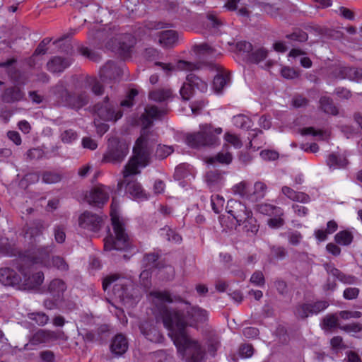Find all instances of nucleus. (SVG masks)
I'll list each match as a JSON object with an SVG mask.
<instances>
[{
	"mask_svg": "<svg viewBox=\"0 0 362 362\" xmlns=\"http://www.w3.org/2000/svg\"><path fill=\"white\" fill-rule=\"evenodd\" d=\"M120 73L121 69L117 64L112 60H109L100 69V78L103 83H105L107 80H115L119 76Z\"/></svg>",
	"mask_w": 362,
	"mask_h": 362,
	"instance_id": "obj_22",
	"label": "nucleus"
},
{
	"mask_svg": "<svg viewBox=\"0 0 362 362\" xmlns=\"http://www.w3.org/2000/svg\"><path fill=\"white\" fill-rule=\"evenodd\" d=\"M22 281L21 274L9 267L0 268V282L6 286H14Z\"/></svg>",
	"mask_w": 362,
	"mask_h": 362,
	"instance_id": "obj_20",
	"label": "nucleus"
},
{
	"mask_svg": "<svg viewBox=\"0 0 362 362\" xmlns=\"http://www.w3.org/2000/svg\"><path fill=\"white\" fill-rule=\"evenodd\" d=\"M123 185H125L127 192L133 198L141 200H146L148 199V195L143 189L141 185L136 180H128V181L123 183Z\"/></svg>",
	"mask_w": 362,
	"mask_h": 362,
	"instance_id": "obj_25",
	"label": "nucleus"
},
{
	"mask_svg": "<svg viewBox=\"0 0 362 362\" xmlns=\"http://www.w3.org/2000/svg\"><path fill=\"white\" fill-rule=\"evenodd\" d=\"M66 290V283L60 279H54L48 286V291L53 298L62 299L64 293Z\"/></svg>",
	"mask_w": 362,
	"mask_h": 362,
	"instance_id": "obj_33",
	"label": "nucleus"
},
{
	"mask_svg": "<svg viewBox=\"0 0 362 362\" xmlns=\"http://www.w3.org/2000/svg\"><path fill=\"white\" fill-rule=\"evenodd\" d=\"M52 262L53 266L61 271H67L69 269V265L63 257L59 256L53 257Z\"/></svg>",
	"mask_w": 362,
	"mask_h": 362,
	"instance_id": "obj_64",
	"label": "nucleus"
},
{
	"mask_svg": "<svg viewBox=\"0 0 362 362\" xmlns=\"http://www.w3.org/2000/svg\"><path fill=\"white\" fill-rule=\"evenodd\" d=\"M221 346L220 339L218 335L213 334L207 339V349L209 354L214 356Z\"/></svg>",
	"mask_w": 362,
	"mask_h": 362,
	"instance_id": "obj_47",
	"label": "nucleus"
},
{
	"mask_svg": "<svg viewBox=\"0 0 362 362\" xmlns=\"http://www.w3.org/2000/svg\"><path fill=\"white\" fill-rule=\"evenodd\" d=\"M159 254L151 252L146 254L143 258V264L149 268H153L157 266V262L159 259Z\"/></svg>",
	"mask_w": 362,
	"mask_h": 362,
	"instance_id": "obj_54",
	"label": "nucleus"
},
{
	"mask_svg": "<svg viewBox=\"0 0 362 362\" xmlns=\"http://www.w3.org/2000/svg\"><path fill=\"white\" fill-rule=\"evenodd\" d=\"M160 312L163 325L182 359L186 362H202L205 349L198 340L189 336L187 327H194L198 323L207 321L208 311L194 305L187 308L186 313L165 306H161Z\"/></svg>",
	"mask_w": 362,
	"mask_h": 362,
	"instance_id": "obj_1",
	"label": "nucleus"
},
{
	"mask_svg": "<svg viewBox=\"0 0 362 362\" xmlns=\"http://www.w3.org/2000/svg\"><path fill=\"white\" fill-rule=\"evenodd\" d=\"M205 180L211 191L219 190L223 185V175L218 170H210L206 173Z\"/></svg>",
	"mask_w": 362,
	"mask_h": 362,
	"instance_id": "obj_29",
	"label": "nucleus"
},
{
	"mask_svg": "<svg viewBox=\"0 0 362 362\" xmlns=\"http://www.w3.org/2000/svg\"><path fill=\"white\" fill-rule=\"evenodd\" d=\"M174 149L172 146L158 144L156 149L155 157L159 160H163L170 156Z\"/></svg>",
	"mask_w": 362,
	"mask_h": 362,
	"instance_id": "obj_48",
	"label": "nucleus"
},
{
	"mask_svg": "<svg viewBox=\"0 0 362 362\" xmlns=\"http://www.w3.org/2000/svg\"><path fill=\"white\" fill-rule=\"evenodd\" d=\"M52 93L54 103L59 106H67L78 109L88 103V98L85 93L75 94L68 90L66 83L60 80L52 87Z\"/></svg>",
	"mask_w": 362,
	"mask_h": 362,
	"instance_id": "obj_7",
	"label": "nucleus"
},
{
	"mask_svg": "<svg viewBox=\"0 0 362 362\" xmlns=\"http://www.w3.org/2000/svg\"><path fill=\"white\" fill-rule=\"evenodd\" d=\"M150 296H151L153 299V303L156 304L158 311H160V308L161 306H165L163 303H173V296L168 291H153L149 293ZM160 314V312H159Z\"/></svg>",
	"mask_w": 362,
	"mask_h": 362,
	"instance_id": "obj_31",
	"label": "nucleus"
},
{
	"mask_svg": "<svg viewBox=\"0 0 362 362\" xmlns=\"http://www.w3.org/2000/svg\"><path fill=\"white\" fill-rule=\"evenodd\" d=\"M88 40L95 46L102 45L105 41V47L117 51L123 58L131 57L136 39L130 33H121L120 28L116 25L100 29L94 25L88 33Z\"/></svg>",
	"mask_w": 362,
	"mask_h": 362,
	"instance_id": "obj_2",
	"label": "nucleus"
},
{
	"mask_svg": "<svg viewBox=\"0 0 362 362\" xmlns=\"http://www.w3.org/2000/svg\"><path fill=\"white\" fill-rule=\"evenodd\" d=\"M110 217L115 236L109 234L104 239V250L105 251L125 250L130 245L129 238L126 233L124 223L119 219V213L114 204V199L111 204Z\"/></svg>",
	"mask_w": 362,
	"mask_h": 362,
	"instance_id": "obj_5",
	"label": "nucleus"
},
{
	"mask_svg": "<svg viewBox=\"0 0 362 362\" xmlns=\"http://www.w3.org/2000/svg\"><path fill=\"white\" fill-rule=\"evenodd\" d=\"M359 293V288L356 287H349L344 291L343 297L346 300H354L358 298Z\"/></svg>",
	"mask_w": 362,
	"mask_h": 362,
	"instance_id": "obj_63",
	"label": "nucleus"
},
{
	"mask_svg": "<svg viewBox=\"0 0 362 362\" xmlns=\"http://www.w3.org/2000/svg\"><path fill=\"white\" fill-rule=\"evenodd\" d=\"M202 67L201 63H193L185 60H180L176 64V68L182 71H197L199 70Z\"/></svg>",
	"mask_w": 362,
	"mask_h": 362,
	"instance_id": "obj_49",
	"label": "nucleus"
},
{
	"mask_svg": "<svg viewBox=\"0 0 362 362\" xmlns=\"http://www.w3.org/2000/svg\"><path fill=\"white\" fill-rule=\"evenodd\" d=\"M226 211L230 216L236 221L238 226L244 225L247 231L255 233L258 230L257 221L245 204L235 199H230L227 202Z\"/></svg>",
	"mask_w": 362,
	"mask_h": 362,
	"instance_id": "obj_8",
	"label": "nucleus"
},
{
	"mask_svg": "<svg viewBox=\"0 0 362 362\" xmlns=\"http://www.w3.org/2000/svg\"><path fill=\"white\" fill-rule=\"evenodd\" d=\"M168 112L167 106L159 109L156 105H147L144 112L141 115V121L144 129H148L153 125V119H158Z\"/></svg>",
	"mask_w": 362,
	"mask_h": 362,
	"instance_id": "obj_15",
	"label": "nucleus"
},
{
	"mask_svg": "<svg viewBox=\"0 0 362 362\" xmlns=\"http://www.w3.org/2000/svg\"><path fill=\"white\" fill-rule=\"evenodd\" d=\"M173 98L170 88H158L151 90L148 93L149 100L156 103L167 102Z\"/></svg>",
	"mask_w": 362,
	"mask_h": 362,
	"instance_id": "obj_32",
	"label": "nucleus"
},
{
	"mask_svg": "<svg viewBox=\"0 0 362 362\" xmlns=\"http://www.w3.org/2000/svg\"><path fill=\"white\" fill-rule=\"evenodd\" d=\"M57 339L54 332L48 329H38L30 338L29 342L32 345H39Z\"/></svg>",
	"mask_w": 362,
	"mask_h": 362,
	"instance_id": "obj_26",
	"label": "nucleus"
},
{
	"mask_svg": "<svg viewBox=\"0 0 362 362\" xmlns=\"http://www.w3.org/2000/svg\"><path fill=\"white\" fill-rule=\"evenodd\" d=\"M140 331L145 338L153 343H162L164 337L153 321H144L140 325Z\"/></svg>",
	"mask_w": 362,
	"mask_h": 362,
	"instance_id": "obj_17",
	"label": "nucleus"
},
{
	"mask_svg": "<svg viewBox=\"0 0 362 362\" xmlns=\"http://www.w3.org/2000/svg\"><path fill=\"white\" fill-rule=\"evenodd\" d=\"M281 192L287 198L293 202L308 203L310 200L309 195L307 194L301 192H296L287 186H284L281 188Z\"/></svg>",
	"mask_w": 362,
	"mask_h": 362,
	"instance_id": "obj_35",
	"label": "nucleus"
},
{
	"mask_svg": "<svg viewBox=\"0 0 362 362\" xmlns=\"http://www.w3.org/2000/svg\"><path fill=\"white\" fill-rule=\"evenodd\" d=\"M323 328L332 329L338 326V319L334 315H328L322 320Z\"/></svg>",
	"mask_w": 362,
	"mask_h": 362,
	"instance_id": "obj_58",
	"label": "nucleus"
},
{
	"mask_svg": "<svg viewBox=\"0 0 362 362\" xmlns=\"http://www.w3.org/2000/svg\"><path fill=\"white\" fill-rule=\"evenodd\" d=\"M129 153V146L117 137L108 139L107 147L101 160L102 163H121Z\"/></svg>",
	"mask_w": 362,
	"mask_h": 362,
	"instance_id": "obj_9",
	"label": "nucleus"
},
{
	"mask_svg": "<svg viewBox=\"0 0 362 362\" xmlns=\"http://www.w3.org/2000/svg\"><path fill=\"white\" fill-rule=\"evenodd\" d=\"M334 76L339 79H348L358 82L362 79V69L339 65L332 71Z\"/></svg>",
	"mask_w": 362,
	"mask_h": 362,
	"instance_id": "obj_16",
	"label": "nucleus"
},
{
	"mask_svg": "<svg viewBox=\"0 0 362 362\" xmlns=\"http://www.w3.org/2000/svg\"><path fill=\"white\" fill-rule=\"evenodd\" d=\"M28 318L41 327L47 325L49 320V316L43 312L30 313L28 314Z\"/></svg>",
	"mask_w": 362,
	"mask_h": 362,
	"instance_id": "obj_44",
	"label": "nucleus"
},
{
	"mask_svg": "<svg viewBox=\"0 0 362 362\" xmlns=\"http://www.w3.org/2000/svg\"><path fill=\"white\" fill-rule=\"evenodd\" d=\"M103 219L101 216L92 212L86 211L78 217V226L81 228L98 232L102 227Z\"/></svg>",
	"mask_w": 362,
	"mask_h": 362,
	"instance_id": "obj_12",
	"label": "nucleus"
},
{
	"mask_svg": "<svg viewBox=\"0 0 362 362\" xmlns=\"http://www.w3.org/2000/svg\"><path fill=\"white\" fill-rule=\"evenodd\" d=\"M323 267L327 274L331 275L344 284H353L356 282V278L354 276L345 274L336 268L334 264L326 263L323 264Z\"/></svg>",
	"mask_w": 362,
	"mask_h": 362,
	"instance_id": "obj_24",
	"label": "nucleus"
},
{
	"mask_svg": "<svg viewBox=\"0 0 362 362\" xmlns=\"http://www.w3.org/2000/svg\"><path fill=\"white\" fill-rule=\"evenodd\" d=\"M233 191L235 194H238L242 198H245L250 200L248 185L245 182H240V183L234 185Z\"/></svg>",
	"mask_w": 362,
	"mask_h": 362,
	"instance_id": "obj_51",
	"label": "nucleus"
},
{
	"mask_svg": "<svg viewBox=\"0 0 362 362\" xmlns=\"http://www.w3.org/2000/svg\"><path fill=\"white\" fill-rule=\"evenodd\" d=\"M268 56V51L264 47H260L255 51H252L248 54V61L253 64H259L264 61Z\"/></svg>",
	"mask_w": 362,
	"mask_h": 362,
	"instance_id": "obj_42",
	"label": "nucleus"
},
{
	"mask_svg": "<svg viewBox=\"0 0 362 362\" xmlns=\"http://www.w3.org/2000/svg\"><path fill=\"white\" fill-rule=\"evenodd\" d=\"M239 354L242 358H248L252 356L254 348L252 344H243L240 346Z\"/></svg>",
	"mask_w": 362,
	"mask_h": 362,
	"instance_id": "obj_61",
	"label": "nucleus"
},
{
	"mask_svg": "<svg viewBox=\"0 0 362 362\" xmlns=\"http://www.w3.org/2000/svg\"><path fill=\"white\" fill-rule=\"evenodd\" d=\"M267 185L262 182H256L254 185V191L252 194H250V200L256 201L262 199L266 193Z\"/></svg>",
	"mask_w": 362,
	"mask_h": 362,
	"instance_id": "obj_45",
	"label": "nucleus"
},
{
	"mask_svg": "<svg viewBox=\"0 0 362 362\" xmlns=\"http://www.w3.org/2000/svg\"><path fill=\"white\" fill-rule=\"evenodd\" d=\"M341 330L346 332L351 335L359 333L362 331V324L360 322H353L341 325L339 327Z\"/></svg>",
	"mask_w": 362,
	"mask_h": 362,
	"instance_id": "obj_55",
	"label": "nucleus"
},
{
	"mask_svg": "<svg viewBox=\"0 0 362 362\" xmlns=\"http://www.w3.org/2000/svg\"><path fill=\"white\" fill-rule=\"evenodd\" d=\"M42 179L43 182L46 184H54L59 182L62 177L58 173L47 171L42 174Z\"/></svg>",
	"mask_w": 362,
	"mask_h": 362,
	"instance_id": "obj_56",
	"label": "nucleus"
},
{
	"mask_svg": "<svg viewBox=\"0 0 362 362\" xmlns=\"http://www.w3.org/2000/svg\"><path fill=\"white\" fill-rule=\"evenodd\" d=\"M320 108L326 114L336 116L339 114V110L334 105L332 98L329 96L324 95L319 100Z\"/></svg>",
	"mask_w": 362,
	"mask_h": 362,
	"instance_id": "obj_37",
	"label": "nucleus"
},
{
	"mask_svg": "<svg viewBox=\"0 0 362 362\" xmlns=\"http://www.w3.org/2000/svg\"><path fill=\"white\" fill-rule=\"evenodd\" d=\"M250 281L256 286L263 287L265 284V279L262 272L255 271L252 274Z\"/></svg>",
	"mask_w": 362,
	"mask_h": 362,
	"instance_id": "obj_57",
	"label": "nucleus"
},
{
	"mask_svg": "<svg viewBox=\"0 0 362 362\" xmlns=\"http://www.w3.org/2000/svg\"><path fill=\"white\" fill-rule=\"evenodd\" d=\"M51 251L52 248L50 247H39L34 252V257L37 259L39 258V262L30 265L22 264L16 268L21 274L22 284L27 288H37L43 283L45 279L44 273L42 272H37L30 275L31 267L37 264L47 267Z\"/></svg>",
	"mask_w": 362,
	"mask_h": 362,
	"instance_id": "obj_4",
	"label": "nucleus"
},
{
	"mask_svg": "<svg viewBox=\"0 0 362 362\" xmlns=\"http://www.w3.org/2000/svg\"><path fill=\"white\" fill-rule=\"evenodd\" d=\"M54 240L58 243H63L66 240L64 228L62 226H56L54 228Z\"/></svg>",
	"mask_w": 362,
	"mask_h": 362,
	"instance_id": "obj_62",
	"label": "nucleus"
},
{
	"mask_svg": "<svg viewBox=\"0 0 362 362\" xmlns=\"http://www.w3.org/2000/svg\"><path fill=\"white\" fill-rule=\"evenodd\" d=\"M233 123L238 128L248 129L251 127L252 121L244 115H238L233 117Z\"/></svg>",
	"mask_w": 362,
	"mask_h": 362,
	"instance_id": "obj_46",
	"label": "nucleus"
},
{
	"mask_svg": "<svg viewBox=\"0 0 362 362\" xmlns=\"http://www.w3.org/2000/svg\"><path fill=\"white\" fill-rule=\"evenodd\" d=\"M24 97L23 92L16 86L6 88L2 94V100L6 103L19 101Z\"/></svg>",
	"mask_w": 362,
	"mask_h": 362,
	"instance_id": "obj_34",
	"label": "nucleus"
},
{
	"mask_svg": "<svg viewBox=\"0 0 362 362\" xmlns=\"http://www.w3.org/2000/svg\"><path fill=\"white\" fill-rule=\"evenodd\" d=\"M354 239L352 233L346 230L339 231L334 236L335 242L341 245L348 246L351 244Z\"/></svg>",
	"mask_w": 362,
	"mask_h": 362,
	"instance_id": "obj_43",
	"label": "nucleus"
},
{
	"mask_svg": "<svg viewBox=\"0 0 362 362\" xmlns=\"http://www.w3.org/2000/svg\"><path fill=\"white\" fill-rule=\"evenodd\" d=\"M151 149L148 147L147 136L143 134L136 139L133 148V156L124 165L122 171L124 180L118 182V187L122 189L123 183L130 180L132 175L139 174V168H145L150 161Z\"/></svg>",
	"mask_w": 362,
	"mask_h": 362,
	"instance_id": "obj_3",
	"label": "nucleus"
},
{
	"mask_svg": "<svg viewBox=\"0 0 362 362\" xmlns=\"http://www.w3.org/2000/svg\"><path fill=\"white\" fill-rule=\"evenodd\" d=\"M281 0H267L266 1L259 2V6L261 10L273 18L281 16Z\"/></svg>",
	"mask_w": 362,
	"mask_h": 362,
	"instance_id": "obj_30",
	"label": "nucleus"
},
{
	"mask_svg": "<svg viewBox=\"0 0 362 362\" xmlns=\"http://www.w3.org/2000/svg\"><path fill=\"white\" fill-rule=\"evenodd\" d=\"M281 75L286 79H294L299 76V73L293 68L284 66L281 69Z\"/></svg>",
	"mask_w": 362,
	"mask_h": 362,
	"instance_id": "obj_60",
	"label": "nucleus"
},
{
	"mask_svg": "<svg viewBox=\"0 0 362 362\" xmlns=\"http://www.w3.org/2000/svg\"><path fill=\"white\" fill-rule=\"evenodd\" d=\"M206 93L208 90V83L193 72H190L186 77V81L180 90V93L184 100H188L192 96L194 90Z\"/></svg>",
	"mask_w": 362,
	"mask_h": 362,
	"instance_id": "obj_11",
	"label": "nucleus"
},
{
	"mask_svg": "<svg viewBox=\"0 0 362 362\" xmlns=\"http://www.w3.org/2000/svg\"><path fill=\"white\" fill-rule=\"evenodd\" d=\"M86 199L90 205L100 207L109 199V194L105 187H96L90 191Z\"/></svg>",
	"mask_w": 362,
	"mask_h": 362,
	"instance_id": "obj_18",
	"label": "nucleus"
},
{
	"mask_svg": "<svg viewBox=\"0 0 362 362\" xmlns=\"http://www.w3.org/2000/svg\"><path fill=\"white\" fill-rule=\"evenodd\" d=\"M206 18L209 21L207 25L211 28L214 33L218 34L224 25L223 21L214 12H209L206 14Z\"/></svg>",
	"mask_w": 362,
	"mask_h": 362,
	"instance_id": "obj_39",
	"label": "nucleus"
},
{
	"mask_svg": "<svg viewBox=\"0 0 362 362\" xmlns=\"http://www.w3.org/2000/svg\"><path fill=\"white\" fill-rule=\"evenodd\" d=\"M45 229L44 223L41 220L33 222L31 226L28 227L25 233V238H28L30 243L39 242L42 237Z\"/></svg>",
	"mask_w": 362,
	"mask_h": 362,
	"instance_id": "obj_28",
	"label": "nucleus"
},
{
	"mask_svg": "<svg viewBox=\"0 0 362 362\" xmlns=\"http://www.w3.org/2000/svg\"><path fill=\"white\" fill-rule=\"evenodd\" d=\"M129 343L123 334H116L111 340L110 349L111 353L117 357L124 354L128 350Z\"/></svg>",
	"mask_w": 362,
	"mask_h": 362,
	"instance_id": "obj_21",
	"label": "nucleus"
},
{
	"mask_svg": "<svg viewBox=\"0 0 362 362\" xmlns=\"http://www.w3.org/2000/svg\"><path fill=\"white\" fill-rule=\"evenodd\" d=\"M35 251H20L13 245L8 243V240L5 243L1 242L0 243V255L6 257H15L16 259L13 260V266L16 268L22 264L30 265L39 262V258L34 257Z\"/></svg>",
	"mask_w": 362,
	"mask_h": 362,
	"instance_id": "obj_10",
	"label": "nucleus"
},
{
	"mask_svg": "<svg viewBox=\"0 0 362 362\" xmlns=\"http://www.w3.org/2000/svg\"><path fill=\"white\" fill-rule=\"evenodd\" d=\"M138 94L139 92L136 89H130L126 98L120 102V105L125 107H132L134 104V98Z\"/></svg>",
	"mask_w": 362,
	"mask_h": 362,
	"instance_id": "obj_53",
	"label": "nucleus"
},
{
	"mask_svg": "<svg viewBox=\"0 0 362 362\" xmlns=\"http://www.w3.org/2000/svg\"><path fill=\"white\" fill-rule=\"evenodd\" d=\"M329 306L327 300H317L313 303H302L296 307V314L301 319L310 315H317Z\"/></svg>",
	"mask_w": 362,
	"mask_h": 362,
	"instance_id": "obj_13",
	"label": "nucleus"
},
{
	"mask_svg": "<svg viewBox=\"0 0 362 362\" xmlns=\"http://www.w3.org/2000/svg\"><path fill=\"white\" fill-rule=\"evenodd\" d=\"M73 63V59L69 57L54 56L47 63V69L52 74H61L69 68Z\"/></svg>",
	"mask_w": 362,
	"mask_h": 362,
	"instance_id": "obj_19",
	"label": "nucleus"
},
{
	"mask_svg": "<svg viewBox=\"0 0 362 362\" xmlns=\"http://www.w3.org/2000/svg\"><path fill=\"white\" fill-rule=\"evenodd\" d=\"M222 132V128L214 127L210 124H200L199 131L186 135L185 143L192 148L214 146L219 144V135Z\"/></svg>",
	"mask_w": 362,
	"mask_h": 362,
	"instance_id": "obj_6",
	"label": "nucleus"
},
{
	"mask_svg": "<svg viewBox=\"0 0 362 362\" xmlns=\"http://www.w3.org/2000/svg\"><path fill=\"white\" fill-rule=\"evenodd\" d=\"M95 109L98 116L105 121L116 122L122 117V111L116 110L110 103L108 96L105 98L102 104L95 105Z\"/></svg>",
	"mask_w": 362,
	"mask_h": 362,
	"instance_id": "obj_14",
	"label": "nucleus"
},
{
	"mask_svg": "<svg viewBox=\"0 0 362 362\" xmlns=\"http://www.w3.org/2000/svg\"><path fill=\"white\" fill-rule=\"evenodd\" d=\"M327 164L330 168H341L347 165L348 160L345 158H341L334 153H331L327 157Z\"/></svg>",
	"mask_w": 362,
	"mask_h": 362,
	"instance_id": "obj_41",
	"label": "nucleus"
},
{
	"mask_svg": "<svg viewBox=\"0 0 362 362\" xmlns=\"http://www.w3.org/2000/svg\"><path fill=\"white\" fill-rule=\"evenodd\" d=\"M232 160L233 156L230 153L221 151L216 156L209 157L206 162L209 164L218 163L223 165H228L232 162Z\"/></svg>",
	"mask_w": 362,
	"mask_h": 362,
	"instance_id": "obj_38",
	"label": "nucleus"
},
{
	"mask_svg": "<svg viewBox=\"0 0 362 362\" xmlns=\"http://www.w3.org/2000/svg\"><path fill=\"white\" fill-rule=\"evenodd\" d=\"M17 60L15 58L8 59L5 62H0V67L5 68L9 78L16 83H23L22 74L13 65Z\"/></svg>",
	"mask_w": 362,
	"mask_h": 362,
	"instance_id": "obj_27",
	"label": "nucleus"
},
{
	"mask_svg": "<svg viewBox=\"0 0 362 362\" xmlns=\"http://www.w3.org/2000/svg\"><path fill=\"white\" fill-rule=\"evenodd\" d=\"M60 138L64 144H69L78 139V134L75 130L69 129L62 132Z\"/></svg>",
	"mask_w": 362,
	"mask_h": 362,
	"instance_id": "obj_52",
	"label": "nucleus"
},
{
	"mask_svg": "<svg viewBox=\"0 0 362 362\" xmlns=\"http://www.w3.org/2000/svg\"><path fill=\"white\" fill-rule=\"evenodd\" d=\"M157 37L159 45L164 49L174 47L178 41V34L173 30L158 32Z\"/></svg>",
	"mask_w": 362,
	"mask_h": 362,
	"instance_id": "obj_23",
	"label": "nucleus"
},
{
	"mask_svg": "<svg viewBox=\"0 0 362 362\" xmlns=\"http://www.w3.org/2000/svg\"><path fill=\"white\" fill-rule=\"evenodd\" d=\"M256 209L259 213L271 217L284 215V210L281 207L270 204H257Z\"/></svg>",
	"mask_w": 362,
	"mask_h": 362,
	"instance_id": "obj_36",
	"label": "nucleus"
},
{
	"mask_svg": "<svg viewBox=\"0 0 362 362\" xmlns=\"http://www.w3.org/2000/svg\"><path fill=\"white\" fill-rule=\"evenodd\" d=\"M225 203V199L219 194H213L211 197V205L213 211L216 214H219L222 211Z\"/></svg>",
	"mask_w": 362,
	"mask_h": 362,
	"instance_id": "obj_50",
	"label": "nucleus"
},
{
	"mask_svg": "<svg viewBox=\"0 0 362 362\" xmlns=\"http://www.w3.org/2000/svg\"><path fill=\"white\" fill-rule=\"evenodd\" d=\"M51 37L44 38L37 45L34 51V55H44L48 49L47 46L52 41Z\"/></svg>",
	"mask_w": 362,
	"mask_h": 362,
	"instance_id": "obj_59",
	"label": "nucleus"
},
{
	"mask_svg": "<svg viewBox=\"0 0 362 362\" xmlns=\"http://www.w3.org/2000/svg\"><path fill=\"white\" fill-rule=\"evenodd\" d=\"M230 81V76L223 73L217 74L213 80L212 86L216 93L221 92Z\"/></svg>",
	"mask_w": 362,
	"mask_h": 362,
	"instance_id": "obj_40",
	"label": "nucleus"
}]
</instances>
